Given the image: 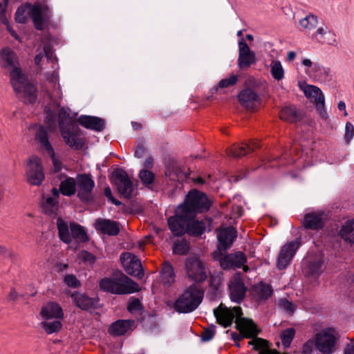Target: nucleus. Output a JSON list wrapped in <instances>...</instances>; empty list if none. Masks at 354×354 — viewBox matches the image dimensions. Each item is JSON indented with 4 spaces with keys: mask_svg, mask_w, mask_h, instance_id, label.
<instances>
[{
    "mask_svg": "<svg viewBox=\"0 0 354 354\" xmlns=\"http://www.w3.org/2000/svg\"><path fill=\"white\" fill-rule=\"evenodd\" d=\"M95 227L97 230L109 236H115L120 232L119 223L108 219H97Z\"/></svg>",
    "mask_w": 354,
    "mask_h": 354,
    "instance_id": "nucleus-27",
    "label": "nucleus"
},
{
    "mask_svg": "<svg viewBox=\"0 0 354 354\" xmlns=\"http://www.w3.org/2000/svg\"><path fill=\"white\" fill-rule=\"evenodd\" d=\"M241 104L247 109L253 110L260 104V97L251 88L243 89L239 94Z\"/></svg>",
    "mask_w": 354,
    "mask_h": 354,
    "instance_id": "nucleus-24",
    "label": "nucleus"
},
{
    "mask_svg": "<svg viewBox=\"0 0 354 354\" xmlns=\"http://www.w3.org/2000/svg\"><path fill=\"white\" fill-rule=\"evenodd\" d=\"M272 77L277 81H281L284 77L285 71L280 61L272 59L270 64Z\"/></svg>",
    "mask_w": 354,
    "mask_h": 354,
    "instance_id": "nucleus-39",
    "label": "nucleus"
},
{
    "mask_svg": "<svg viewBox=\"0 0 354 354\" xmlns=\"http://www.w3.org/2000/svg\"><path fill=\"white\" fill-rule=\"evenodd\" d=\"M100 288L116 295H127L139 290L138 284L123 273H116L111 277L101 279Z\"/></svg>",
    "mask_w": 354,
    "mask_h": 354,
    "instance_id": "nucleus-4",
    "label": "nucleus"
},
{
    "mask_svg": "<svg viewBox=\"0 0 354 354\" xmlns=\"http://www.w3.org/2000/svg\"><path fill=\"white\" fill-rule=\"evenodd\" d=\"M295 335V330L292 328H288L283 330L281 334V339L283 345L285 347H289Z\"/></svg>",
    "mask_w": 354,
    "mask_h": 354,
    "instance_id": "nucleus-42",
    "label": "nucleus"
},
{
    "mask_svg": "<svg viewBox=\"0 0 354 354\" xmlns=\"http://www.w3.org/2000/svg\"><path fill=\"white\" fill-rule=\"evenodd\" d=\"M299 247V241H295L285 244L281 248L277 258V266L279 269L282 270L287 267Z\"/></svg>",
    "mask_w": 354,
    "mask_h": 354,
    "instance_id": "nucleus-17",
    "label": "nucleus"
},
{
    "mask_svg": "<svg viewBox=\"0 0 354 354\" xmlns=\"http://www.w3.org/2000/svg\"><path fill=\"white\" fill-rule=\"evenodd\" d=\"M146 153L147 149L142 145H139L136 148V150L135 151V156L138 158H141L144 157Z\"/></svg>",
    "mask_w": 354,
    "mask_h": 354,
    "instance_id": "nucleus-58",
    "label": "nucleus"
},
{
    "mask_svg": "<svg viewBox=\"0 0 354 354\" xmlns=\"http://www.w3.org/2000/svg\"><path fill=\"white\" fill-rule=\"evenodd\" d=\"M78 122L86 129L101 131L104 128V122L102 119L88 115H82L78 118Z\"/></svg>",
    "mask_w": 354,
    "mask_h": 354,
    "instance_id": "nucleus-28",
    "label": "nucleus"
},
{
    "mask_svg": "<svg viewBox=\"0 0 354 354\" xmlns=\"http://www.w3.org/2000/svg\"><path fill=\"white\" fill-rule=\"evenodd\" d=\"M144 166L146 169H151L153 166V159L151 156L147 157L144 162Z\"/></svg>",
    "mask_w": 354,
    "mask_h": 354,
    "instance_id": "nucleus-60",
    "label": "nucleus"
},
{
    "mask_svg": "<svg viewBox=\"0 0 354 354\" xmlns=\"http://www.w3.org/2000/svg\"><path fill=\"white\" fill-rule=\"evenodd\" d=\"M64 281L71 288H77L81 286V282L74 274H66L64 279Z\"/></svg>",
    "mask_w": 354,
    "mask_h": 354,
    "instance_id": "nucleus-48",
    "label": "nucleus"
},
{
    "mask_svg": "<svg viewBox=\"0 0 354 354\" xmlns=\"http://www.w3.org/2000/svg\"><path fill=\"white\" fill-rule=\"evenodd\" d=\"M13 255L12 251L5 246L0 245V257H11Z\"/></svg>",
    "mask_w": 354,
    "mask_h": 354,
    "instance_id": "nucleus-57",
    "label": "nucleus"
},
{
    "mask_svg": "<svg viewBox=\"0 0 354 354\" xmlns=\"http://www.w3.org/2000/svg\"><path fill=\"white\" fill-rule=\"evenodd\" d=\"M189 250V244L185 241L176 242L174 246V253L183 255L188 252Z\"/></svg>",
    "mask_w": 354,
    "mask_h": 354,
    "instance_id": "nucleus-46",
    "label": "nucleus"
},
{
    "mask_svg": "<svg viewBox=\"0 0 354 354\" xmlns=\"http://www.w3.org/2000/svg\"><path fill=\"white\" fill-rule=\"evenodd\" d=\"M315 347V339H308L301 347V353L303 354H311Z\"/></svg>",
    "mask_w": 354,
    "mask_h": 354,
    "instance_id": "nucleus-50",
    "label": "nucleus"
},
{
    "mask_svg": "<svg viewBox=\"0 0 354 354\" xmlns=\"http://www.w3.org/2000/svg\"><path fill=\"white\" fill-rule=\"evenodd\" d=\"M313 69L315 71H323L324 73L326 74V75H328L329 73H330V69L329 68H323L321 66H319V64H315L314 65V67H313Z\"/></svg>",
    "mask_w": 354,
    "mask_h": 354,
    "instance_id": "nucleus-61",
    "label": "nucleus"
},
{
    "mask_svg": "<svg viewBox=\"0 0 354 354\" xmlns=\"http://www.w3.org/2000/svg\"><path fill=\"white\" fill-rule=\"evenodd\" d=\"M26 176L28 182L33 185H39L44 179V174L41 159L37 156H30L26 166Z\"/></svg>",
    "mask_w": 354,
    "mask_h": 354,
    "instance_id": "nucleus-12",
    "label": "nucleus"
},
{
    "mask_svg": "<svg viewBox=\"0 0 354 354\" xmlns=\"http://www.w3.org/2000/svg\"><path fill=\"white\" fill-rule=\"evenodd\" d=\"M185 270L188 279L195 283L203 282L207 277V269L205 262L196 255L187 258Z\"/></svg>",
    "mask_w": 354,
    "mask_h": 354,
    "instance_id": "nucleus-9",
    "label": "nucleus"
},
{
    "mask_svg": "<svg viewBox=\"0 0 354 354\" xmlns=\"http://www.w3.org/2000/svg\"><path fill=\"white\" fill-rule=\"evenodd\" d=\"M41 324V327L48 334L55 333L58 331L62 327V324L58 320H55L53 322L45 321L42 322Z\"/></svg>",
    "mask_w": 354,
    "mask_h": 354,
    "instance_id": "nucleus-43",
    "label": "nucleus"
},
{
    "mask_svg": "<svg viewBox=\"0 0 354 354\" xmlns=\"http://www.w3.org/2000/svg\"><path fill=\"white\" fill-rule=\"evenodd\" d=\"M120 261L125 271L130 275L142 278L144 272L138 258L131 252H123Z\"/></svg>",
    "mask_w": 354,
    "mask_h": 354,
    "instance_id": "nucleus-15",
    "label": "nucleus"
},
{
    "mask_svg": "<svg viewBox=\"0 0 354 354\" xmlns=\"http://www.w3.org/2000/svg\"><path fill=\"white\" fill-rule=\"evenodd\" d=\"M303 91L306 97L316 104L317 109L324 108V95L318 87L313 85H306L303 88Z\"/></svg>",
    "mask_w": 354,
    "mask_h": 354,
    "instance_id": "nucleus-26",
    "label": "nucleus"
},
{
    "mask_svg": "<svg viewBox=\"0 0 354 354\" xmlns=\"http://www.w3.org/2000/svg\"><path fill=\"white\" fill-rule=\"evenodd\" d=\"M32 19L34 25L37 30H42L44 24L50 17V12L46 5L30 4L19 8L15 14V20L21 24L28 21V17Z\"/></svg>",
    "mask_w": 354,
    "mask_h": 354,
    "instance_id": "nucleus-5",
    "label": "nucleus"
},
{
    "mask_svg": "<svg viewBox=\"0 0 354 354\" xmlns=\"http://www.w3.org/2000/svg\"><path fill=\"white\" fill-rule=\"evenodd\" d=\"M256 62L255 53L250 50L248 45L241 39L239 42L238 65L241 69L249 68Z\"/></svg>",
    "mask_w": 354,
    "mask_h": 354,
    "instance_id": "nucleus-18",
    "label": "nucleus"
},
{
    "mask_svg": "<svg viewBox=\"0 0 354 354\" xmlns=\"http://www.w3.org/2000/svg\"><path fill=\"white\" fill-rule=\"evenodd\" d=\"M329 218L328 212L322 210L312 212L305 215L303 225L307 229L319 230L325 226Z\"/></svg>",
    "mask_w": 354,
    "mask_h": 354,
    "instance_id": "nucleus-14",
    "label": "nucleus"
},
{
    "mask_svg": "<svg viewBox=\"0 0 354 354\" xmlns=\"http://www.w3.org/2000/svg\"><path fill=\"white\" fill-rule=\"evenodd\" d=\"M190 216H180L177 214V209L175 215L168 218L169 229L176 236H181L186 233V228L188 221L191 220Z\"/></svg>",
    "mask_w": 354,
    "mask_h": 354,
    "instance_id": "nucleus-23",
    "label": "nucleus"
},
{
    "mask_svg": "<svg viewBox=\"0 0 354 354\" xmlns=\"http://www.w3.org/2000/svg\"><path fill=\"white\" fill-rule=\"evenodd\" d=\"M272 290L270 286L261 282L252 288V295L257 300H266L272 295Z\"/></svg>",
    "mask_w": 354,
    "mask_h": 354,
    "instance_id": "nucleus-32",
    "label": "nucleus"
},
{
    "mask_svg": "<svg viewBox=\"0 0 354 354\" xmlns=\"http://www.w3.org/2000/svg\"><path fill=\"white\" fill-rule=\"evenodd\" d=\"M241 334H236V333H232V339L234 340V341H239L241 340V339H243V337H247L246 336H245L244 333L241 332Z\"/></svg>",
    "mask_w": 354,
    "mask_h": 354,
    "instance_id": "nucleus-63",
    "label": "nucleus"
},
{
    "mask_svg": "<svg viewBox=\"0 0 354 354\" xmlns=\"http://www.w3.org/2000/svg\"><path fill=\"white\" fill-rule=\"evenodd\" d=\"M77 195L81 200L88 201L91 199V192L95 183L90 175L79 174L76 178Z\"/></svg>",
    "mask_w": 354,
    "mask_h": 354,
    "instance_id": "nucleus-16",
    "label": "nucleus"
},
{
    "mask_svg": "<svg viewBox=\"0 0 354 354\" xmlns=\"http://www.w3.org/2000/svg\"><path fill=\"white\" fill-rule=\"evenodd\" d=\"M112 181L116 186L119 193L124 198H131L133 192V185L128 174L122 169L113 172Z\"/></svg>",
    "mask_w": 354,
    "mask_h": 354,
    "instance_id": "nucleus-13",
    "label": "nucleus"
},
{
    "mask_svg": "<svg viewBox=\"0 0 354 354\" xmlns=\"http://www.w3.org/2000/svg\"><path fill=\"white\" fill-rule=\"evenodd\" d=\"M59 237L65 243H70L72 237L80 242H86L88 237L84 229L79 224L71 223L70 227L61 218L57 219Z\"/></svg>",
    "mask_w": 354,
    "mask_h": 354,
    "instance_id": "nucleus-8",
    "label": "nucleus"
},
{
    "mask_svg": "<svg viewBox=\"0 0 354 354\" xmlns=\"http://www.w3.org/2000/svg\"><path fill=\"white\" fill-rule=\"evenodd\" d=\"M344 354H354V344L351 343L347 345L344 351Z\"/></svg>",
    "mask_w": 354,
    "mask_h": 354,
    "instance_id": "nucleus-62",
    "label": "nucleus"
},
{
    "mask_svg": "<svg viewBox=\"0 0 354 354\" xmlns=\"http://www.w3.org/2000/svg\"><path fill=\"white\" fill-rule=\"evenodd\" d=\"M132 323L130 320H118L110 326L109 333L113 336L123 335L129 330Z\"/></svg>",
    "mask_w": 354,
    "mask_h": 354,
    "instance_id": "nucleus-31",
    "label": "nucleus"
},
{
    "mask_svg": "<svg viewBox=\"0 0 354 354\" xmlns=\"http://www.w3.org/2000/svg\"><path fill=\"white\" fill-rule=\"evenodd\" d=\"M337 107L339 111H344V115H347V112L346 111V104L343 101H339Z\"/></svg>",
    "mask_w": 354,
    "mask_h": 354,
    "instance_id": "nucleus-64",
    "label": "nucleus"
},
{
    "mask_svg": "<svg viewBox=\"0 0 354 354\" xmlns=\"http://www.w3.org/2000/svg\"><path fill=\"white\" fill-rule=\"evenodd\" d=\"M67 113L62 109L59 112V125L64 142L75 149H81L84 143L78 127L71 122Z\"/></svg>",
    "mask_w": 354,
    "mask_h": 354,
    "instance_id": "nucleus-6",
    "label": "nucleus"
},
{
    "mask_svg": "<svg viewBox=\"0 0 354 354\" xmlns=\"http://www.w3.org/2000/svg\"><path fill=\"white\" fill-rule=\"evenodd\" d=\"M252 150L248 144H243L241 146L234 145L227 149V155L234 158H239L251 153Z\"/></svg>",
    "mask_w": 354,
    "mask_h": 354,
    "instance_id": "nucleus-40",
    "label": "nucleus"
},
{
    "mask_svg": "<svg viewBox=\"0 0 354 354\" xmlns=\"http://www.w3.org/2000/svg\"><path fill=\"white\" fill-rule=\"evenodd\" d=\"M71 297L75 305L83 310L92 311L97 308L98 300L95 298L77 291L73 292Z\"/></svg>",
    "mask_w": 354,
    "mask_h": 354,
    "instance_id": "nucleus-20",
    "label": "nucleus"
},
{
    "mask_svg": "<svg viewBox=\"0 0 354 354\" xmlns=\"http://www.w3.org/2000/svg\"><path fill=\"white\" fill-rule=\"evenodd\" d=\"M299 24L306 32H310L317 26L318 19L315 15L310 14L301 19Z\"/></svg>",
    "mask_w": 354,
    "mask_h": 354,
    "instance_id": "nucleus-41",
    "label": "nucleus"
},
{
    "mask_svg": "<svg viewBox=\"0 0 354 354\" xmlns=\"http://www.w3.org/2000/svg\"><path fill=\"white\" fill-rule=\"evenodd\" d=\"M63 195L71 196L76 192V180L73 178H66L62 180L59 185V191Z\"/></svg>",
    "mask_w": 354,
    "mask_h": 354,
    "instance_id": "nucleus-36",
    "label": "nucleus"
},
{
    "mask_svg": "<svg viewBox=\"0 0 354 354\" xmlns=\"http://www.w3.org/2000/svg\"><path fill=\"white\" fill-rule=\"evenodd\" d=\"M176 274L174 267L168 261L162 263L161 279L165 286H170L175 281Z\"/></svg>",
    "mask_w": 354,
    "mask_h": 354,
    "instance_id": "nucleus-35",
    "label": "nucleus"
},
{
    "mask_svg": "<svg viewBox=\"0 0 354 354\" xmlns=\"http://www.w3.org/2000/svg\"><path fill=\"white\" fill-rule=\"evenodd\" d=\"M139 177L145 185H150L153 183L155 176L148 169H142L139 173Z\"/></svg>",
    "mask_w": 354,
    "mask_h": 354,
    "instance_id": "nucleus-45",
    "label": "nucleus"
},
{
    "mask_svg": "<svg viewBox=\"0 0 354 354\" xmlns=\"http://www.w3.org/2000/svg\"><path fill=\"white\" fill-rule=\"evenodd\" d=\"M212 205L207 196L198 190L190 191L185 202L177 207V214L180 216L194 218L197 213L207 211Z\"/></svg>",
    "mask_w": 354,
    "mask_h": 354,
    "instance_id": "nucleus-3",
    "label": "nucleus"
},
{
    "mask_svg": "<svg viewBox=\"0 0 354 354\" xmlns=\"http://www.w3.org/2000/svg\"><path fill=\"white\" fill-rule=\"evenodd\" d=\"M46 124L50 129H53L55 127V120H56V115L55 114L50 111H48L46 112Z\"/></svg>",
    "mask_w": 354,
    "mask_h": 354,
    "instance_id": "nucleus-54",
    "label": "nucleus"
},
{
    "mask_svg": "<svg viewBox=\"0 0 354 354\" xmlns=\"http://www.w3.org/2000/svg\"><path fill=\"white\" fill-rule=\"evenodd\" d=\"M258 333L252 337V339L248 344L252 345L254 350H259V354H280L276 350L268 349V342L262 338L257 337Z\"/></svg>",
    "mask_w": 354,
    "mask_h": 354,
    "instance_id": "nucleus-34",
    "label": "nucleus"
},
{
    "mask_svg": "<svg viewBox=\"0 0 354 354\" xmlns=\"http://www.w3.org/2000/svg\"><path fill=\"white\" fill-rule=\"evenodd\" d=\"M77 257L80 261L88 265H93L96 260L95 257L93 254L86 250L81 251L78 254Z\"/></svg>",
    "mask_w": 354,
    "mask_h": 354,
    "instance_id": "nucleus-47",
    "label": "nucleus"
},
{
    "mask_svg": "<svg viewBox=\"0 0 354 354\" xmlns=\"http://www.w3.org/2000/svg\"><path fill=\"white\" fill-rule=\"evenodd\" d=\"M35 140L41 149L44 150L48 155L53 154V148L48 140L47 132L44 127H40L35 133Z\"/></svg>",
    "mask_w": 354,
    "mask_h": 354,
    "instance_id": "nucleus-30",
    "label": "nucleus"
},
{
    "mask_svg": "<svg viewBox=\"0 0 354 354\" xmlns=\"http://www.w3.org/2000/svg\"><path fill=\"white\" fill-rule=\"evenodd\" d=\"M104 195L110 200L112 201L113 203L115 204V205H120V203L114 200L113 196H112V193H111V190L110 189V187H106L104 189Z\"/></svg>",
    "mask_w": 354,
    "mask_h": 354,
    "instance_id": "nucleus-59",
    "label": "nucleus"
},
{
    "mask_svg": "<svg viewBox=\"0 0 354 354\" xmlns=\"http://www.w3.org/2000/svg\"><path fill=\"white\" fill-rule=\"evenodd\" d=\"M0 66L10 72V82L15 92L24 98L26 103H33L36 100V89L33 84L26 82V76L21 73L17 55L8 48L0 53Z\"/></svg>",
    "mask_w": 354,
    "mask_h": 354,
    "instance_id": "nucleus-1",
    "label": "nucleus"
},
{
    "mask_svg": "<svg viewBox=\"0 0 354 354\" xmlns=\"http://www.w3.org/2000/svg\"><path fill=\"white\" fill-rule=\"evenodd\" d=\"M312 39L321 44L329 45H335L336 44L335 33L326 26L317 28L315 33L313 34Z\"/></svg>",
    "mask_w": 354,
    "mask_h": 354,
    "instance_id": "nucleus-25",
    "label": "nucleus"
},
{
    "mask_svg": "<svg viewBox=\"0 0 354 354\" xmlns=\"http://www.w3.org/2000/svg\"><path fill=\"white\" fill-rule=\"evenodd\" d=\"M53 196H44L42 202V211L49 216L54 217L57 214L59 206L58 204L59 190L52 189Z\"/></svg>",
    "mask_w": 354,
    "mask_h": 354,
    "instance_id": "nucleus-21",
    "label": "nucleus"
},
{
    "mask_svg": "<svg viewBox=\"0 0 354 354\" xmlns=\"http://www.w3.org/2000/svg\"><path fill=\"white\" fill-rule=\"evenodd\" d=\"M215 328L216 326L214 325H212L209 327L204 329L201 334V339L203 342L209 341L214 337L216 332Z\"/></svg>",
    "mask_w": 354,
    "mask_h": 354,
    "instance_id": "nucleus-49",
    "label": "nucleus"
},
{
    "mask_svg": "<svg viewBox=\"0 0 354 354\" xmlns=\"http://www.w3.org/2000/svg\"><path fill=\"white\" fill-rule=\"evenodd\" d=\"M242 310L239 306L227 308L221 304L214 309V315L218 324L226 328L230 326L235 319L236 328L243 333L245 336L252 337L259 333L257 325L252 319L242 317Z\"/></svg>",
    "mask_w": 354,
    "mask_h": 354,
    "instance_id": "nucleus-2",
    "label": "nucleus"
},
{
    "mask_svg": "<svg viewBox=\"0 0 354 354\" xmlns=\"http://www.w3.org/2000/svg\"><path fill=\"white\" fill-rule=\"evenodd\" d=\"M239 80V76L230 75V76L222 79L218 84V88H226L234 86Z\"/></svg>",
    "mask_w": 354,
    "mask_h": 354,
    "instance_id": "nucleus-44",
    "label": "nucleus"
},
{
    "mask_svg": "<svg viewBox=\"0 0 354 354\" xmlns=\"http://www.w3.org/2000/svg\"><path fill=\"white\" fill-rule=\"evenodd\" d=\"M354 137V126L351 122H347L345 127V139L348 143Z\"/></svg>",
    "mask_w": 354,
    "mask_h": 354,
    "instance_id": "nucleus-53",
    "label": "nucleus"
},
{
    "mask_svg": "<svg viewBox=\"0 0 354 354\" xmlns=\"http://www.w3.org/2000/svg\"><path fill=\"white\" fill-rule=\"evenodd\" d=\"M51 158L52 162L55 172L59 171L62 168V164L59 160L55 157V151H53V155H49Z\"/></svg>",
    "mask_w": 354,
    "mask_h": 354,
    "instance_id": "nucleus-56",
    "label": "nucleus"
},
{
    "mask_svg": "<svg viewBox=\"0 0 354 354\" xmlns=\"http://www.w3.org/2000/svg\"><path fill=\"white\" fill-rule=\"evenodd\" d=\"M205 230V225L203 222L192 218L188 221L186 232L192 236H200Z\"/></svg>",
    "mask_w": 354,
    "mask_h": 354,
    "instance_id": "nucleus-37",
    "label": "nucleus"
},
{
    "mask_svg": "<svg viewBox=\"0 0 354 354\" xmlns=\"http://www.w3.org/2000/svg\"><path fill=\"white\" fill-rule=\"evenodd\" d=\"M225 252V251L215 252L214 254V259L219 261L221 267L224 270L239 268L247 261L246 256L242 252L228 254Z\"/></svg>",
    "mask_w": 354,
    "mask_h": 354,
    "instance_id": "nucleus-11",
    "label": "nucleus"
},
{
    "mask_svg": "<svg viewBox=\"0 0 354 354\" xmlns=\"http://www.w3.org/2000/svg\"><path fill=\"white\" fill-rule=\"evenodd\" d=\"M229 289L231 299L237 303L241 302L245 297L246 288L244 286L240 273H236L231 278Z\"/></svg>",
    "mask_w": 354,
    "mask_h": 354,
    "instance_id": "nucleus-19",
    "label": "nucleus"
},
{
    "mask_svg": "<svg viewBox=\"0 0 354 354\" xmlns=\"http://www.w3.org/2000/svg\"><path fill=\"white\" fill-rule=\"evenodd\" d=\"M279 117L283 120L290 122H295L300 120L301 115L297 111L295 107L286 106L281 109Z\"/></svg>",
    "mask_w": 354,
    "mask_h": 354,
    "instance_id": "nucleus-38",
    "label": "nucleus"
},
{
    "mask_svg": "<svg viewBox=\"0 0 354 354\" xmlns=\"http://www.w3.org/2000/svg\"><path fill=\"white\" fill-rule=\"evenodd\" d=\"M41 315L46 319L52 318L59 319L63 317V311L58 304L50 302L41 308Z\"/></svg>",
    "mask_w": 354,
    "mask_h": 354,
    "instance_id": "nucleus-29",
    "label": "nucleus"
},
{
    "mask_svg": "<svg viewBox=\"0 0 354 354\" xmlns=\"http://www.w3.org/2000/svg\"><path fill=\"white\" fill-rule=\"evenodd\" d=\"M339 236L345 241L354 243V218L344 222L339 230Z\"/></svg>",
    "mask_w": 354,
    "mask_h": 354,
    "instance_id": "nucleus-33",
    "label": "nucleus"
},
{
    "mask_svg": "<svg viewBox=\"0 0 354 354\" xmlns=\"http://www.w3.org/2000/svg\"><path fill=\"white\" fill-rule=\"evenodd\" d=\"M203 292L196 285L187 288L176 301L174 308L179 313H190L194 310L201 303Z\"/></svg>",
    "mask_w": 354,
    "mask_h": 354,
    "instance_id": "nucleus-7",
    "label": "nucleus"
},
{
    "mask_svg": "<svg viewBox=\"0 0 354 354\" xmlns=\"http://www.w3.org/2000/svg\"><path fill=\"white\" fill-rule=\"evenodd\" d=\"M236 236V230L234 227H228L221 229L217 234L219 243L216 252L226 251L232 244Z\"/></svg>",
    "mask_w": 354,
    "mask_h": 354,
    "instance_id": "nucleus-22",
    "label": "nucleus"
},
{
    "mask_svg": "<svg viewBox=\"0 0 354 354\" xmlns=\"http://www.w3.org/2000/svg\"><path fill=\"white\" fill-rule=\"evenodd\" d=\"M140 301L138 299H133L128 305L127 309L129 312L133 313L140 308Z\"/></svg>",
    "mask_w": 354,
    "mask_h": 354,
    "instance_id": "nucleus-55",
    "label": "nucleus"
},
{
    "mask_svg": "<svg viewBox=\"0 0 354 354\" xmlns=\"http://www.w3.org/2000/svg\"><path fill=\"white\" fill-rule=\"evenodd\" d=\"M279 304L283 310L288 313H292L295 310V306L293 304L286 299H281L279 301Z\"/></svg>",
    "mask_w": 354,
    "mask_h": 354,
    "instance_id": "nucleus-51",
    "label": "nucleus"
},
{
    "mask_svg": "<svg viewBox=\"0 0 354 354\" xmlns=\"http://www.w3.org/2000/svg\"><path fill=\"white\" fill-rule=\"evenodd\" d=\"M308 268L310 274H317L321 270L322 262L320 260H317L314 262H308Z\"/></svg>",
    "mask_w": 354,
    "mask_h": 354,
    "instance_id": "nucleus-52",
    "label": "nucleus"
},
{
    "mask_svg": "<svg viewBox=\"0 0 354 354\" xmlns=\"http://www.w3.org/2000/svg\"><path fill=\"white\" fill-rule=\"evenodd\" d=\"M337 333L331 328H324L315 335V347L323 354H331L335 351Z\"/></svg>",
    "mask_w": 354,
    "mask_h": 354,
    "instance_id": "nucleus-10",
    "label": "nucleus"
}]
</instances>
